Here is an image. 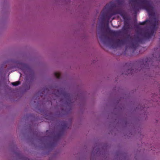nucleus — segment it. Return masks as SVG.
<instances>
[{
    "label": "nucleus",
    "instance_id": "nucleus-18",
    "mask_svg": "<svg viewBox=\"0 0 160 160\" xmlns=\"http://www.w3.org/2000/svg\"><path fill=\"white\" fill-rule=\"evenodd\" d=\"M65 95L66 97H68V98L69 99H71V97L70 96V94L68 93H66L65 94Z\"/></svg>",
    "mask_w": 160,
    "mask_h": 160
},
{
    "label": "nucleus",
    "instance_id": "nucleus-6",
    "mask_svg": "<svg viewBox=\"0 0 160 160\" xmlns=\"http://www.w3.org/2000/svg\"><path fill=\"white\" fill-rule=\"evenodd\" d=\"M119 14L122 17L124 20L130 19L129 17L127 16L126 13L124 12L121 9H117L115 14Z\"/></svg>",
    "mask_w": 160,
    "mask_h": 160
},
{
    "label": "nucleus",
    "instance_id": "nucleus-15",
    "mask_svg": "<svg viewBox=\"0 0 160 160\" xmlns=\"http://www.w3.org/2000/svg\"><path fill=\"white\" fill-rule=\"evenodd\" d=\"M54 75L55 77L57 78H59L61 76L60 73L58 72H55L54 73Z\"/></svg>",
    "mask_w": 160,
    "mask_h": 160
},
{
    "label": "nucleus",
    "instance_id": "nucleus-3",
    "mask_svg": "<svg viewBox=\"0 0 160 160\" xmlns=\"http://www.w3.org/2000/svg\"><path fill=\"white\" fill-rule=\"evenodd\" d=\"M116 7L115 4L112 2H110L107 4L101 12V19L103 21L107 20L108 23L110 18L115 15L116 10L114 8Z\"/></svg>",
    "mask_w": 160,
    "mask_h": 160
},
{
    "label": "nucleus",
    "instance_id": "nucleus-11",
    "mask_svg": "<svg viewBox=\"0 0 160 160\" xmlns=\"http://www.w3.org/2000/svg\"><path fill=\"white\" fill-rule=\"evenodd\" d=\"M129 28L123 26L122 28V33L124 34H126L127 33L128 30Z\"/></svg>",
    "mask_w": 160,
    "mask_h": 160
},
{
    "label": "nucleus",
    "instance_id": "nucleus-4",
    "mask_svg": "<svg viewBox=\"0 0 160 160\" xmlns=\"http://www.w3.org/2000/svg\"><path fill=\"white\" fill-rule=\"evenodd\" d=\"M126 38L128 40L132 41L131 47L132 48L135 49L138 46L139 43L142 42V39L140 38L138 36L136 35H134L133 38L130 34H128L127 35Z\"/></svg>",
    "mask_w": 160,
    "mask_h": 160
},
{
    "label": "nucleus",
    "instance_id": "nucleus-9",
    "mask_svg": "<svg viewBox=\"0 0 160 160\" xmlns=\"http://www.w3.org/2000/svg\"><path fill=\"white\" fill-rule=\"evenodd\" d=\"M112 33L116 36L121 35L122 33L121 30H119L117 31H112Z\"/></svg>",
    "mask_w": 160,
    "mask_h": 160
},
{
    "label": "nucleus",
    "instance_id": "nucleus-19",
    "mask_svg": "<svg viewBox=\"0 0 160 160\" xmlns=\"http://www.w3.org/2000/svg\"><path fill=\"white\" fill-rule=\"evenodd\" d=\"M60 134V133H58V135L59 136Z\"/></svg>",
    "mask_w": 160,
    "mask_h": 160
},
{
    "label": "nucleus",
    "instance_id": "nucleus-10",
    "mask_svg": "<svg viewBox=\"0 0 160 160\" xmlns=\"http://www.w3.org/2000/svg\"><path fill=\"white\" fill-rule=\"evenodd\" d=\"M129 19H125L124 20V27H126L129 28Z\"/></svg>",
    "mask_w": 160,
    "mask_h": 160
},
{
    "label": "nucleus",
    "instance_id": "nucleus-8",
    "mask_svg": "<svg viewBox=\"0 0 160 160\" xmlns=\"http://www.w3.org/2000/svg\"><path fill=\"white\" fill-rule=\"evenodd\" d=\"M62 128V129H64L66 128H68L69 126H68V124L65 121L63 122L61 124Z\"/></svg>",
    "mask_w": 160,
    "mask_h": 160
},
{
    "label": "nucleus",
    "instance_id": "nucleus-7",
    "mask_svg": "<svg viewBox=\"0 0 160 160\" xmlns=\"http://www.w3.org/2000/svg\"><path fill=\"white\" fill-rule=\"evenodd\" d=\"M119 14L122 17L124 20L130 19L129 17L127 16L126 13L124 12L121 9H117L115 14Z\"/></svg>",
    "mask_w": 160,
    "mask_h": 160
},
{
    "label": "nucleus",
    "instance_id": "nucleus-1",
    "mask_svg": "<svg viewBox=\"0 0 160 160\" xmlns=\"http://www.w3.org/2000/svg\"><path fill=\"white\" fill-rule=\"evenodd\" d=\"M132 2V7L133 11L136 12L139 9V7L147 11L149 15L153 13V7L149 0H131Z\"/></svg>",
    "mask_w": 160,
    "mask_h": 160
},
{
    "label": "nucleus",
    "instance_id": "nucleus-5",
    "mask_svg": "<svg viewBox=\"0 0 160 160\" xmlns=\"http://www.w3.org/2000/svg\"><path fill=\"white\" fill-rule=\"evenodd\" d=\"M126 40L117 39L112 45V47L113 48H115L122 45H124L126 43Z\"/></svg>",
    "mask_w": 160,
    "mask_h": 160
},
{
    "label": "nucleus",
    "instance_id": "nucleus-13",
    "mask_svg": "<svg viewBox=\"0 0 160 160\" xmlns=\"http://www.w3.org/2000/svg\"><path fill=\"white\" fill-rule=\"evenodd\" d=\"M148 60V58H147ZM150 62H148V60H145V63L144 64L143 67L145 68H148V65Z\"/></svg>",
    "mask_w": 160,
    "mask_h": 160
},
{
    "label": "nucleus",
    "instance_id": "nucleus-12",
    "mask_svg": "<svg viewBox=\"0 0 160 160\" xmlns=\"http://www.w3.org/2000/svg\"><path fill=\"white\" fill-rule=\"evenodd\" d=\"M99 38L101 40H102L103 38L104 39H108V37L107 36L103 33L101 34L99 36Z\"/></svg>",
    "mask_w": 160,
    "mask_h": 160
},
{
    "label": "nucleus",
    "instance_id": "nucleus-2",
    "mask_svg": "<svg viewBox=\"0 0 160 160\" xmlns=\"http://www.w3.org/2000/svg\"><path fill=\"white\" fill-rule=\"evenodd\" d=\"M148 23L152 26V28L150 29L146 30L145 32L141 33V35L145 38L149 39L153 36L154 32L157 28V26L158 24V21L155 18L149 20H146L145 21L140 22L139 25H144Z\"/></svg>",
    "mask_w": 160,
    "mask_h": 160
},
{
    "label": "nucleus",
    "instance_id": "nucleus-16",
    "mask_svg": "<svg viewBox=\"0 0 160 160\" xmlns=\"http://www.w3.org/2000/svg\"><path fill=\"white\" fill-rule=\"evenodd\" d=\"M134 71V70L133 69H129L128 71V74H133V72Z\"/></svg>",
    "mask_w": 160,
    "mask_h": 160
},
{
    "label": "nucleus",
    "instance_id": "nucleus-14",
    "mask_svg": "<svg viewBox=\"0 0 160 160\" xmlns=\"http://www.w3.org/2000/svg\"><path fill=\"white\" fill-rule=\"evenodd\" d=\"M20 84V82L19 81L13 82L12 83V84L13 86H17Z\"/></svg>",
    "mask_w": 160,
    "mask_h": 160
},
{
    "label": "nucleus",
    "instance_id": "nucleus-17",
    "mask_svg": "<svg viewBox=\"0 0 160 160\" xmlns=\"http://www.w3.org/2000/svg\"><path fill=\"white\" fill-rule=\"evenodd\" d=\"M116 2L119 4H121L123 2V0H116Z\"/></svg>",
    "mask_w": 160,
    "mask_h": 160
}]
</instances>
